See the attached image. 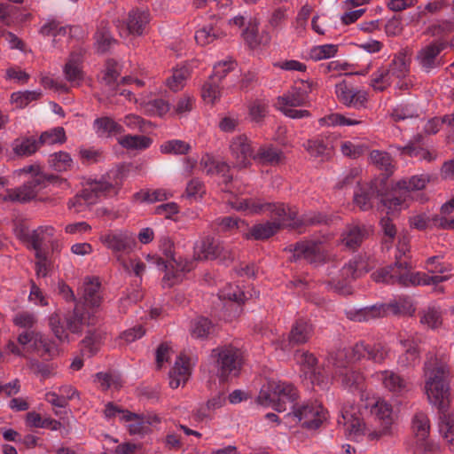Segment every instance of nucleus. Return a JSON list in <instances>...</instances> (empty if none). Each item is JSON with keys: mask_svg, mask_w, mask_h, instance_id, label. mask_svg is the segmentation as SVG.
<instances>
[{"mask_svg": "<svg viewBox=\"0 0 454 454\" xmlns=\"http://www.w3.org/2000/svg\"><path fill=\"white\" fill-rule=\"evenodd\" d=\"M391 77L403 79L405 78L410 72V59L405 52H399L395 55L389 67H387Z\"/></svg>", "mask_w": 454, "mask_h": 454, "instance_id": "38", "label": "nucleus"}, {"mask_svg": "<svg viewBox=\"0 0 454 454\" xmlns=\"http://www.w3.org/2000/svg\"><path fill=\"white\" fill-rule=\"evenodd\" d=\"M219 299L243 302L247 297L238 286L229 284L219 292Z\"/></svg>", "mask_w": 454, "mask_h": 454, "instance_id": "63", "label": "nucleus"}, {"mask_svg": "<svg viewBox=\"0 0 454 454\" xmlns=\"http://www.w3.org/2000/svg\"><path fill=\"white\" fill-rule=\"evenodd\" d=\"M327 239L328 236L304 239L290 246V251H293L294 259H304L310 263L320 262L325 258L322 245Z\"/></svg>", "mask_w": 454, "mask_h": 454, "instance_id": "12", "label": "nucleus"}, {"mask_svg": "<svg viewBox=\"0 0 454 454\" xmlns=\"http://www.w3.org/2000/svg\"><path fill=\"white\" fill-rule=\"evenodd\" d=\"M96 46L98 52H106L116 41L111 35L108 28L101 24L95 34Z\"/></svg>", "mask_w": 454, "mask_h": 454, "instance_id": "54", "label": "nucleus"}, {"mask_svg": "<svg viewBox=\"0 0 454 454\" xmlns=\"http://www.w3.org/2000/svg\"><path fill=\"white\" fill-rule=\"evenodd\" d=\"M27 360V367L36 375L48 378L51 374L52 368L51 365L40 362L38 359L31 357L29 355L25 357Z\"/></svg>", "mask_w": 454, "mask_h": 454, "instance_id": "64", "label": "nucleus"}, {"mask_svg": "<svg viewBox=\"0 0 454 454\" xmlns=\"http://www.w3.org/2000/svg\"><path fill=\"white\" fill-rule=\"evenodd\" d=\"M311 82H301V86H294L277 98L276 106L286 116L292 119H301L309 116L307 110L295 109L303 106L308 101V94L311 90Z\"/></svg>", "mask_w": 454, "mask_h": 454, "instance_id": "7", "label": "nucleus"}, {"mask_svg": "<svg viewBox=\"0 0 454 454\" xmlns=\"http://www.w3.org/2000/svg\"><path fill=\"white\" fill-rule=\"evenodd\" d=\"M189 75V69L185 67L174 69L172 75L167 79V86L173 91H178L184 88Z\"/></svg>", "mask_w": 454, "mask_h": 454, "instance_id": "52", "label": "nucleus"}, {"mask_svg": "<svg viewBox=\"0 0 454 454\" xmlns=\"http://www.w3.org/2000/svg\"><path fill=\"white\" fill-rule=\"evenodd\" d=\"M375 195L376 193L372 187L359 188L354 194V203L363 211L369 210L373 206Z\"/></svg>", "mask_w": 454, "mask_h": 454, "instance_id": "49", "label": "nucleus"}, {"mask_svg": "<svg viewBox=\"0 0 454 454\" xmlns=\"http://www.w3.org/2000/svg\"><path fill=\"white\" fill-rule=\"evenodd\" d=\"M223 34L218 28L208 26L204 27L195 33V40L197 43L205 46L214 43L216 39L222 37Z\"/></svg>", "mask_w": 454, "mask_h": 454, "instance_id": "53", "label": "nucleus"}, {"mask_svg": "<svg viewBox=\"0 0 454 454\" xmlns=\"http://www.w3.org/2000/svg\"><path fill=\"white\" fill-rule=\"evenodd\" d=\"M346 315L353 321L369 322L386 317L385 305L383 303H376L361 309H352L348 310Z\"/></svg>", "mask_w": 454, "mask_h": 454, "instance_id": "25", "label": "nucleus"}, {"mask_svg": "<svg viewBox=\"0 0 454 454\" xmlns=\"http://www.w3.org/2000/svg\"><path fill=\"white\" fill-rule=\"evenodd\" d=\"M287 21L286 9L278 8L274 10L269 17L268 28L270 33L278 36L285 27Z\"/></svg>", "mask_w": 454, "mask_h": 454, "instance_id": "43", "label": "nucleus"}, {"mask_svg": "<svg viewBox=\"0 0 454 454\" xmlns=\"http://www.w3.org/2000/svg\"><path fill=\"white\" fill-rule=\"evenodd\" d=\"M212 329L211 322L206 317L196 318L191 325V335L193 338H207Z\"/></svg>", "mask_w": 454, "mask_h": 454, "instance_id": "58", "label": "nucleus"}, {"mask_svg": "<svg viewBox=\"0 0 454 454\" xmlns=\"http://www.w3.org/2000/svg\"><path fill=\"white\" fill-rule=\"evenodd\" d=\"M122 182L120 169H112L100 178H88L83 184V196L89 204H95L98 199L114 192Z\"/></svg>", "mask_w": 454, "mask_h": 454, "instance_id": "10", "label": "nucleus"}, {"mask_svg": "<svg viewBox=\"0 0 454 454\" xmlns=\"http://www.w3.org/2000/svg\"><path fill=\"white\" fill-rule=\"evenodd\" d=\"M392 83V77L387 67H380L372 74L371 86L379 91L384 90Z\"/></svg>", "mask_w": 454, "mask_h": 454, "instance_id": "55", "label": "nucleus"}, {"mask_svg": "<svg viewBox=\"0 0 454 454\" xmlns=\"http://www.w3.org/2000/svg\"><path fill=\"white\" fill-rule=\"evenodd\" d=\"M312 334V325L303 319H299L290 331L288 341H284L280 348L283 350H288L290 346L303 344L311 338Z\"/></svg>", "mask_w": 454, "mask_h": 454, "instance_id": "23", "label": "nucleus"}, {"mask_svg": "<svg viewBox=\"0 0 454 454\" xmlns=\"http://www.w3.org/2000/svg\"><path fill=\"white\" fill-rule=\"evenodd\" d=\"M383 305H385L386 316L389 313L413 316L416 311L415 306L408 296H399L388 303H383Z\"/></svg>", "mask_w": 454, "mask_h": 454, "instance_id": "35", "label": "nucleus"}, {"mask_svg": "<svg viewBox=\"0 0 454 454\" xmlns=\"http://www.w3.org/2000/svg\"><path fill=\"white\" fill-rule=\"evenodd\" d=\"M211 371L221 380L239 373L242 359L240 351L232 346L217 347L209 355Z\"/></svg>", "mask_w": 454, "mask_h": 454, "instance_id": "6", "label": "nucleus"}, {"mask_svg": "<svg viewBox=\"0 0 454 454\" xmlns=\"http://www.w3.org/2000/svg\"><path fill=\"white\" fill-rule=\"evenodd\" d=\"M74 29H75L74 27L62 25V23L56 19H48L41 27L39 33L43 36L53 37L52 45L55 47L58 36L72 35Z\"/></svg>", "mask_w": 454, "mask_h": 454, "instance_id": "32", "label": "nucleus"}, {"mask_svg": "<svg viewBox=\"0 0 454 454\" xmlns=\"http://www.w3.org/2000/svg\"><path fill=\"white\" fill-rule=\"evenodd\" d=\"M283 153L272 146L260 147L254 155V160L262 164L276 165L282 161Z\"/></svg>", "mask_w": 454, "mask_h": 454, "instance_id": "41", "label": "nucleus"}, {"mask_svg": "<svg viewBox=\"0 0 454 454\" xmlns=\"http://www.w3.org/2000/svg\"><path fill=\"white\" fill-rule=\"evenodd\" d=\"M150 21V14L145 10H133L129 13L126 26L120 29L121 36L140 35Z\"/></svg>", "mask_w": 454, "mask_h": 454, "instance_id": "22", "label": "nucleus"}, {"mask_svg": "<svg viewBox=\"0 0 454 454\" xmlns=\"http://www.w3.org/2000/svg\"><path fill=\"white\" fill-rule=\"evenodd\" d=\"M297 362L311 373L312 383H317L322 388L328 387L329 379L327 377L320 378V373L317 372V358L309 352H301L296 355Z\"/></svg>", "mask_w": 454, "mask_h": 454, "instance_id": "27", "label": "nucleus"}, {"mask_svg": "<svg viewBox=\"0 0 454 454\" xmlns=\"http://www.w3.org/2000/svg\"><path fill=\"white\" fill-rule=\"evenodd\" d=\"M42 96L40 90H20L12 93L11 103L17 108H24L31 102L39 99Z\"/></svg>", "mask_w": 454, "mask_h": 454, "instance_id": "45", "label": "nucleus"}, {"mask_svg": "<svg viewBox=\"0 0 454 454\" xmlns=\"http://www.w3.org/2000/svg\"><path fill=\"white\" fill-rule=\"evenodd\" d=\"M338 135L332 133L327 136H318L316 138L308 140L305 144V149L313 157L329 155L337 142Z\"/></svg>", "mask_w": 454, "mask_h": 454, "instance_id": "24", "label": "nucleus"}, {"mask_svg": "<svg viewBox=\"0 0 454 454\" xmlns=\"http://www.w3.org/2000/svg\"><path fill=\"white\" fill-rule=\"evenodd\" d=\"M299 397L296 387L285 381H269L261 389L257 401L261 405L270 406L278 412L286 411L288 407L291 411L296 407Z\"/></svg>", "mask_w": 454, "mask_h": 454, "instance_id": "5", "label": "nucleus"}, {"mask_svg": "<svg viewBox=\"0 0 454 454\" xmlns=\"http://www.w3.org/2000/svg\"><path fill=\"white\" fill-rule=\"evenodd\" d=\"M44 180V176H32L31 179L27 181L23 185L15 189L6 190L2 199L4 201L28 202L36 197L39 187Z\"/></svg>", "mask_w": 454, "mask_h": 454, "instance_id": "13", "label": "nucleus"}, {"mask_svg": "<svg viewBox=\"0 0 454 454\" xmlns=\"http://www.w3.org/2000/svg\"><path fill=\"white\" fill-rule=\"evenodd\" d=\"M119 144L129 150H145L152 144V139L145 136L126 135L119 138Z\"/></svg>", "mask_w": 454, "mask_h": 454, "instance_id": "44", "label": "nucleus"}, {"mask_svg": "<svg viewBox=\"0 0 454 454\" xmlns=\"http://www.w3.org/2000/svg\"><path fill=\"white\" fill-rule=\"evenodd\" d=\"M67 331L72 333H81L85 326L95 324L94 317L85 311L83 307L76 305L71 313L65 317Z\"/></svg>", "mask_w": 454, "mask_h": 454, "instance_id": "21", "label": "nucleus"}, {"mask_svg": "<svg viewBox=\"0 0 454 454\" xmlns=\"http://www.w3.org/2000/svg\"><path fill=\"white\" fill-rule=\"evenodd\" d=\"M408 269L403 267L399 269L397 284L405 287L425 286V273L411 272Z\"/></svg>", "mask_w": 454, "mask_h": 454, "instance_id": "46", "label": "nucleus"}, {"mask_svg": "<svg viewBox=\"0 0 454 454\" xmlns=\"http://www.w3.org/2000/svg\"><path fill=\"white\" fill-rule=\"evenodd\" d=\"M411 428L414 434L412 442V451L414 454L434 453L437 446L428 440L429 435V419L424 412H417L411 422Z\"/></svg>", "mask_w": 454, "mask_h": 454, "instance_id": "11", "label": "nucleus"}, {"mask_svg": "<svg viewBox=\"0 0 454 454\" xmlns=\"http://www.w3.org/2000/svg\"><path fill=\"white\" fill-rule=\"evenodd\" d=\"M92 128L98 137H110L124 132L123 127L108 116L95 119Z\"/></svg>", "mask_w": 454, "mask_h": 454, "instance_id": "29", "label": "nucleus"}, {"mask_svg": "<svg viewBox=\"0 0 454 454\" xmlns=\"http://www.w3.org/2000/svg\"><path fill=\"white\" fill-rule=\"evenodd\" d=\"M63 73L67 82L74 86H78L83 80V73L80 67L79 57L72 54L64 66Z\"/></svg>", "mask_w": 454, "mask_h": 454, "instance_id": "37", "label": "nucleus"}, {"mask_svg": "<svg viewBox=\"0 0 454 454\" xmlns=\"http://www.w3.org/2000/svg\"><path fill=\"white\" fill-rule=\"evenodd\" d=\"M384 387L395 394H403L409 389L407 381L392 371H382L379 373Z\"/></svg>", "mask_w": 454, "mask_h": 454, "instance_id": "34", "label": "nucleus"}, {"mask_svg": "<svg viewBox=\"0 0 454 454\" xmlns=\"http://www.w3.org/2000/svg\"><path fill=\"white\" fill-rule=\"evenodd\" d=\"M395 263L392 266L380 269L372 274V278L378 283H385L388 285H395L398 281L399 269Z\"/></svg>", "mask_w": 454, "mask_h": 454, "instance_id": "50", "label": "nucleus"}, {"mask_svg": "<svg viewBox=\"0 0 454 454\" xmlns=\"http://www.w3.org/2000/svg\"><path fill=\"white\" fill-rule=\"evenodd\" d=\"M446 43L441 41H434L421 48L416 56V60L421 69L427 73L440 66L439 55L445 49Z\"/></svg>", "mask_w": 454, "mask_h": 454, "instance_id": "16", "label": "nucleus"}, {"mask_svg": "<svg viewBox=\"0 0 454 454\" xmlns=\"http://www.w3.org/2000/svg\"><path fill=\"white\" fill-rule=\"evenodd\" d=\"M370 232L371 228L365 225H349L342 234L341 242L345 247L355 249L361 245Z\"/></svg>", "mask_w": 454, "mask_h": 454, "instance_id": "28", "label": "nucleus"}, {"mask_svg": "<svg viewBox=\"0 0 454 454\" xmlns=\"http://www.w3.org/2000/svg\"><path fill=\"white\" fill-rule=\"evenodd\" d=\"M49 162L51 167L59 172L70 169L73 164L70 154L66 152H59L51 154Z\"/></svg>", "mask_w": 454, "mask_h": 454, "instance_id": "57", "label": "nucleus"}, {"mask_svg": "<svg viewBox=\"0 0 454 454\" xmlns=\"http://www.w3.org/2000/svg\"><path fill=\"white\" fill-rule=\"evenodd\" d=\"M430 176L428 174H420L411 176L410 178H403L400 181L405 182V186L411 195L414 191H420L426 188L427 184L430 182Z\"/></svg>", "mask_w": 454, "mask_h": 454, "instance_id": "62", "label": "nucleus"}, {"mask_svg": "<svg viewBox=\"0 0 454 454\" xmlns=\"http://www.w3.org/2000/svg\"><path fill=\"white\" fill-rule=\"evenodd\" d=\"M422 139L421 135H417L411 140L407 145L405 146H394L396 148L401 154L408 155L410 157L418 158L420 160L426 161H433L436 159V153L434 152H430L426 148L420 147L417 145L419 144Z\"/></svg>", "mask_w": 454, "mask_h": 454, "instance_id": "26", "label": "nucleus"}, {"mask_svg": "<svg viewBox=\"0 0 454 454\" xmlns=\"http://www.w3.org/2000/svg\"><path fill=\"white\" fill-rule=\"evenodd\" d=\"M448 373L445 361L437 358L432 353L427 355L424 364L426 394L429 403L437 407L441 412L440 432L450 445H454V418L446 414L450 390L447 382Z\"/></svg>", "mask_w": 454, "mask_h": 454, "instance_id": "2", "label": "nucleus"}, {"mask_svg": "<svg viewBox=\"0 0 454 454\" xmlns=\"http://www.w3.org/2000/svg\"><path fill=\"white\" fill-rule=\"evenodd\" d=\"M201 96L207 104H215L221 97L220 82L215 77H209L202 86Z\"/></svg>", "mask_w": 454, "mask_h": 454, "instance_id": "47", "label": "nucleus"}, {"mask_svg": "<svg viewBox=\"0 0 454 454\" xmlns=\"http://www.w3.org/2000/svg\"><path fill=\"white\" fill-rule=\"evenodd\" d=\"M118 76L117 63L114 60H108L102 77V82L107 88V92L110 96L118 93L117 87L121 83V81L118 82Z\"/></svg>", "mask_w": 454, "mask_h": 454, "instance_id": "39", "label": "nucleus"}, {"mask_svg": "<svg viewBox=\"0 0 454 454\" xmlns=\"http://www.w3.org/2000/svg\"><path fill=\"white\" fill-rule=\"evenodd\" d=\"M374 267L373 262L363 254L354 256L340 270L342 278L346 281L361 278Z\"/></svg>", "mask_w": 454, "mask_h": 454, "instance_id": "18", "label": "nucleus"}, {"mask_svg": "<svg viewBox=\"0 0 454 454\" xmlns=\"http://www.w3.org/2000/svg\"><path fill=\"white\" fill-rule=\"evenodd\" d=\"M40 145L42 144L39 142V139H36L34 137H29L14 139L12 142L11 146L16 156L27 157L35 153Z\"/></svg>", "mask_w": 454, "mask_h": 454, "instance_id": "36", "label": "nucleus"}, {"mask_svg": "<svg viewBox=\"0 0 454 454\" xmlns=\"http://www.w3.org/2000/svg\"><path fill=\"white\" fill-rule=\"evenodd\" d=\"M338 51L335 44H323L313 47L309 51V57L315 61L333 57Z\"/></svg>", "mask_w": 454, "mask_h": 454, "instance_id": "59", "label": "nucleus"}, {"mask_svg": "<svg viewBox=\"0 0 454 454\" xmlns=\"http://www.w3.org/2000/svg\"><path fill=\"white\" fill-rule=\"evenodd\" d=\"M83 299L87 306L96 309L101 304L100 282L98 278L88 277L83 282Z\"/></svg>", "mask_w": 454, "mask_h": 454, "instance_id": "30", "label": "nucleus"}, {"mask_svg": "<svg viewBox=\"0 0 454 454\" xmlns=\"http://www.w3.org/2000/svg\"><path fill=\"white\" fill-rule=\"evenodd\" d=\"M223 253L224 248L222 243L212 237H205L194 246V257L200 261L216 259Z\"/></svg>", "mask_w": 454, "mask_h": 454, "instance_id": "20", "label": "nucleus"}, {"mask_svg": "<svg viewBox=\"0 0 454 454\" xmlns=\"http://www.w3.org/2000/svg\"><path fill=\"white\" fill-rule=\"evenodd\" d=\"M340 147L344 156L356 159L364 154L368 147L364 143L359 141H340Z\"/></svg>", "mask_w": 454, "mask_h": 454, "instance_id": "51", "label": "nucleus"}, {"mask_svg": "<svg viewBox=\"0 0 454 454\" xmlns=\"http://www.w3.org/2000/svg\"><path fill=\"white\" fill-rule=\"evenodd\" d=\"M55 229L51 225L39 226L34 230L29 236L31 247L35 251V256H41L43 249L47 244H51L52 249L57 247V241L54 239Z\"/></svg>", "mask_w": 454, "mask_h": 454, "instance_id": "19", "label": "nucleus"}, {"mask_svg": "<svg viewBox=\"0 0 454 454\" xmlns=\"http://www.w3.org/2000/svg\"><path fill=\"white\" fill-rule=\"evenodd\" d=\"M121 420L129 423L128 428L130 434H143L148 429L145 418L134 412H123Z\"/></svg>", "mask_w": 454, "mask_h": 454, "instance_id": "42", "label": "nucleus"}, {"mask_svg": "<svg viewBox=\"0 0 454 454\" xmlns=\"http://www.w3.org/2000/svg\"><path fill=\"white\" fill-rule=\"evenodd\" d=\"M136 196L143 202L154 203L168 200L172 197V193L165 189H156L151 192L137 193Z\"/></svg>", "mask_w": 454, "mask_h": 454, "instance_id": "61", "label": "nucleus"}, {"mask_svg": "<svg viewBox=\"0 0 454 454\" xmlns=\"http://www.w3.org/2000/svg\"><path fill=\"white\" fill-rule=\"evenodd\" d=\"M190 150L191 145L179 139L168 140L160 145V152L168 154H187Z\"/></svg>", "mask_w": 454, "mask_h": 454, "instance_id": "56", "label": "nucleus"}, {"mask_svg": "<svg viewBox=\"0 0 454 454\" xmlns=\"http://www.w3.org/2000/svg\"><path fill=\"white\" fill-rule=\"evenodd\" d=\"M398 341L404 350L398 357V364L402 367H410L418 364L419 362V351L418 349L416 335L408 333H400Z\"/></svg>", "mask_w": 454, "mask_h": 454, "instance_id": "17", "label": "nucleus"}, {"mask_svg": "<svg viewBox=\"0 0 454 454\" xmlns=\"http://www.w3.org/2000/svg\"><path fill=\"white\" fill-rule=\"evenodd\" d=\"M404 181H397L391 190L381 197V203L388 211H401L408 207L411 195L409 193Z\"/></svg>", "mask_w": 454, "mask_h": 454, "instance_id": "15", "label": "nucleus"}, {"mask_svg": "<svg viewBox=\"0 0 454 454\" xmlns=\"http://www.w3.org/2000/svg\"><path fill=\"white\" fill-rule=\"evenodd\" d=\"M427 34L432 36H442L454 32V21L450 20H441L431 24L427 28Z\"/></svg>", "mask_w": 454, "mask_h": 454, "instance_id": "60", "label": "nucleus"}, {"mask_svg": "<svg viewBox=\"0 0 454 454\" xmlns=\"http://www.w3.org/2000/svg\"><path fill=\"white\" fill-rule=\"evenodd\" d=\"M326 411L317 401L297 404L286 415L290 422L300 423L302 427L316 430L326 420Z\"/></svg>", "mask_w": 454, "mask_h": 454, "instance_id": "9", "label": "nucleus"}, {"mask_svg": "<svg viewBox=\"0 0 454 454\" xmlns=\"http://www.w3.org/2000/svg\"><path fill=\"white\" fill-rule=\"evenodd\" d=\"M419 323L422 326L435 330L442 324V314L440 307L431 304L419 311Z\"/></svg>", "mask_w": 454, "mask_h": 454, "instance_id": "33", "label": "nucleus"}, {"mask_svg": "<svg viewBox=\"0 0 454 454\" xmlns=\"http://www.w3.org/2000/svg\"><path fill=\"white\" fill-rule=\"evenodd\" d=\"M99 240L117 256V261L128 270L129 265L122 255L129 254L135 249L137 245L135 235L128 230H109L100 234Z\"/></svg>", "mask_w": 454, "mask_h": 454, "instance_id": "8", "label": "nucleus"}, {"mask_svg": "<svg viewBox=\"0 0 454 454\" xmlns=\"http://www.w3.org/2000/svg\"><path fill=\"white\" fill-rule=\"evenodd\" d=\"M370 160L372 164L384 170L387 176L393 174L395 167L392 163V158L387 153L373 150L370 153Z\"/></svg>", "mask_w": 454, "mask_h": 454, "instance_id": "48", "label": "nucleus"}, {"mask_svg": "<svg viewBox=\"0 0 454 454\" xmlns=\"http://www.w3.org/2000/svg\"><path fill=\"white\" fill-rule=\"evenodd\" d=\"M191 374L189 361L182 356L177 357L175 364L169 372V386L172 388H177L181 384H184Z\"/></svg>", "mask_w": 454, "mask_h": 454, "instance_id": "31", "label": "nucleus"}, {"mask_svg": "<svg viewBox=\"0 0 454 454\" xmlns=\"http://www.w3.org/2000/svg\"><path fill=\"white\" fill-rule=\"evenodd\" d=\"M231 207L248 214L269 213L274 218L273 221L254 225L246 234L247 239H269L283 226L298 229L301 226L327 223V216L318 212H309L298 218L297 210L284 203H262L253 199H239L231 202Z\"/></svg>", "mask_w": 454, "mask_h": 454, "instance_id": "1", "label": "nucleus"}, {"mask_svg": "<svg viewBox=\"0 0 454 454\" xmlns=\"http://www.w3.org/2000/svg\"><path fill=\"white\" fill-rule=\"evenodd\" d=\"M336 377L340 378L343 387L352 390L359 389L364 382V376L352 368L340 369L336 372Z\"/></svg>", "mask_w": 454, "mask_h": 454, "instance_id": "40", "label": "nucleus"}, {"mask_svg": "<svg viewBox=\"0 0 454 454\" xmlns=\"http://www.w3.org/2000/svg\"><path fill=\"white\" fill-rule=\"evenodd\" d=\"M371 412L379 422L378 429H370L365 426L358 415L356 406L344 405L341 408V416L338 419V424L344 426L348 439L357 442H372L393 434L394 417L389 403L383 400H378L372 405Z\"/></svg>", "mask_w": 454, "mask_h": 454, "instance_id": "3", "label": "nucleus"}, {"mask_svg": "<svg viewBox=\"0 0 454 454\" xmlns=\"http://www.w3.org/2000/svg\"><path fill=\"white\" fill-rule=\"evenodd\" d=\"M5 351L17 357L37 355L46 361L55 358L59 354L55 340L35 330H25L17 336L16 340H8L5 344Z\"/></svg>", "mask_w": 454, "mask_h": 454, "instance_id": "4", "label": "nucleus"}, {"mask_svg": "<svg viewBox=\"0 0 454 454\" xmlns=\"http://www.w3.org/2000/svg\"><path fill=\"white\" fill-rule=\"evenodd\" d=\"M230 152L238 168L248 167L254 155L251 141L246 135L236 136L231 140Z\"/></svg>", "mask_w": 454, "mask_h": 454, "instance_id": "14", "label": "nucleus"}]
</instances>
